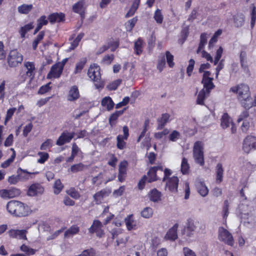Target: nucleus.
Wrapping results in <instances>:
<instances>
[{"mask_svg": "<svg viewBox=\"0 0 256 256\" xmlns=\"http://www.w3.org/2000/svg\"><path fill=\"white\" fill-rule=\"evenodd\" d=\"M232 120L228 114H224L221 118V126L223 128L229 127L232 123Z\"/></svg>", "mask_w": 256, "mask_h": 256, "instance_id": "obj_30", "label": "nucleus"}, {"mask_svg": "<svg viewBox=\"0 0 256 256\" xmlns=\"http://www.w3.org/2000/svg\"><path fill=\"white\" fill-rule=\"evenodd\" d=\"M75 132H69L66 130L64 131L59 136L56 140V144L62 146L65 144L68 143L74 138Z\"/></svg>", "mask_w": 256, "mask_h": 256, "instance_id": "obj_12", "label": "nucleus"}, {"mask_svg": "<svg viewBox=\"0 0 256 256\" xmlns=\"http://www.w3.org/2000/svg\"><path fill=\"white\" fill-rule=\"evenodd\" d=\"M32 8V4H22L18 7V10L21 14H28Z\"/></svg>", "mask_w": 256, "mask_h": 256, "instance_id": "obj_44", "label": "nucleus"}, {"mask_svg": "<svg viewBox=\"0 0 256 256\" xmlns=\"http://www.w3.org/2000/svg\"><path fill=\"white\" fill-rule=\"evenodd\" d=\"M242 150L247 154L252 150H256V136H247L243 141Z\"/></svg>", "mask_w": 256, "mask_h": 256, "instance_id": "obj_9", "label": "nucleus"}, {"mask_svg": "<svg viewBox=\"0 0 256 256\" xmlns=\"http://www.w3.org/2000/svg\"><path fill=\"white\" fill-rule=\"evenodd\" d=\"M252 10L251 13L250 25L251 27L253 28L254 26L256 20V8L254 5L252 6Z\"/></svg>", "mask_w": 256, "mask_h": 256, "instance_id": "obj_64", "label": "nucleus"}, {"mask_svg": "<svg viewBox=\"0 0 256 256\" xmlns=\"http://www.w3.org/2000/svg\"><path fill=\"white\" fill-rule=\"evenodd\" d=\"M253 208L250 207L248 204H241L238 206V212L242 219L244 220V222L250 223L254 220V218L252 214Z\"/></svg>", "mask_w": 256, "mask_h": 256, "instance_id": "obj_7", "label": "nucleus"}, {"mask_svg": "<svg viewBox=\"0 0 256 256\" xmlns=\"http://www.w3.org/2000/svg\"><path fill=\"white\" fill-rule=\"evenodd\" d=\"M180 134L177 130H173L172 133L169 135V140L172 142H176L180 138Z\"/></svg>", "mask_w": 256, "mask_h": 256, "instance_id": "obj_54", "label": "nucleus"}, {"mask_svg": "<svg viewBox=\"0 0 256 256\" xmlns=\"http://www.w3.org/2000/svg\"><path fill=\"white\" fill-rule=\"evenodd\" d=\"M161 194L156 189L152 190L150 194V200L154 202H158L160 200Z\"/></svg>", "mask_w": 256, "mask_h": 256, "instance_id": "obj_37", "label": "nucleus"}, {"mask_svg": "<svg viewBox=\"0 0 256 256\" xmlns=\"http://www.w3.org/2000/svg\"><path fill=\"white\" fill-rule=\"evenodd\" d=\"M170 118V115L168 114H162V117L158 120V129H162L168 122Z\"/></svg>", "mask_w": 256, "mask_h": 256, "instance_id": "obj_32", "label": "nucleus"}, {"mask_svg": "<svg viewBox=\"0 0 256 256\" xmlns=\"http://www.w3.org/2000/svg\"><path fill=\"white\" fill-rule=\"evenodd\" d=\"M196 187L198 192L202 196H206L208 192V189L204 182L198 180L196 182Z\"/></svg>", "mask_w": 256, "mask_h": 256, "instance_id": "obj_25", "label": "nucleus"}, {"mask_svg": "<svg viewBox=\"0 0 256 256\" xmlns=\"http://www.w3.org/2000/svg\"><path fill=\"white\" fill-rule=\"evenodd\" d=\"M224 169L221 164H218L216 167V182L220 183L222 180Z\"/></svg>", "mask_w": 256, "mask_h": 256, "instance_id": "obj_34", "label": "nucleus"}, {"mask_svg": "<svg viewBox=\"0 0 256 256\" xmlns=\"http://www.w3.org/2000/svg\"><path fill=\"white\" fill-rule=\"evenodd\" d=\"M229 202L228 200H225L224 203V206L222 208V216L224 218H226L228 217L229 212H228V207H229Z\"/></svg>", "mask_w": 256, "mask_h": 256, "instance_id": "obj_57", "label": "nucleus"}, {"mask_svg": "<svg viewBox=\"0 0 256 256\" xmlns=\"http://www.w3.org/2000/svg\"><path fill=\"white\" fill-rule=\"evenodd\" d=\"M142 40L140 38L134 43V50L136 54L138 55H140L142 52Z\"/></svg>", "mask_w": 256, "mask_h": 256, "instance_id": "obj_43", "label": "nucleus"}, {"mask_svg": "<svg viewBox=\"0 0 256 256\" xmlns=\"http://www.w3.org/2000/svg\"><path fill=\"white\" fill-rule=\"evenodd\" d=\"M218 238L221 241L225 244L232 246L234 244V240L232 234L224 228H220L218 230Z\"/></svg>", "mask_w": 256, "mask_h": 256, "instance_id": "obj_10", "label": "nucleus"}, {"mask_svg": "<svg viewBox=\"0 0 256 256\" xmlns=\"http://www.w3.org/2000/svg\"><path fill=\"white\" fill-rule=\"evenodd\" d=\"M126 225L128 230H136L137 228V222L134 219L133 214L127 216L124 219Z\"/></svg>", "mask_w": 256, "mask_h": 256, "instance_id": "obj_23", "label": "nucleus"}, {"mask_svg": "<svg viewBox=\"0 0 256 256\" xmlns=\"http://www.w3.org/2000/svg\"><path fill=\"white\" fill-rule=\"evenodd\" d=\"M102 223L98 220H94L92 224L89 228L88 231L91 234L96 233V236L102 237L104 233L102 230Z\"/></svg>", "mask_w": 256, "mask_h": 256, "instance_id": "obj_13", "label": "nucleus"}, {"mask_svg": "<svg viewBox=\"0 0 256 256\" xmlns=\"http://www.w3.org/2000/svg\"><path fill=\"white\" fill-rule=\"evenodd\" d=\"M40 158L38 160V162L40 164H44L48 158V154L44 152H38V153Z\"/></svg>", "mask_w": 256, "mask_h": 256, "instance_id": "obj_53", "label": "nucleus"}, {"mask_svg": "<svg viewBox=\"0 0 256 256\" xmlns=\"http://www.w3.org/2000/svg\"><path fill=\"white\" fill-rule=\"evenodd\" d=\"M207 38H208V37L206 36V34H205V33L202 34L200 36V42L199 44L198 49L197 50L198 54L200 53V51L202 50L204 46L207 43Z\"/></svg>", "mask_w": 256, "mask_h": 256, "instance_id": "obj_39", "label": "nucleus"}, {"mask_svg": "<svg viewBox=\"0 0 256 256\" xmlns=\"http://www.w3.org/2000/svg\"><path fill=\"white\" fill-rule=\"evenodd\" d=\"M6 209L10 214L16 217L26 216L31 213V210L28 205L15 200L8 202Z\"/></svg>", "mask_w": 256, "mask_h": 256, "instance_id": "obj_2", "label": "nucleus"}, {"mask_svg": "<svg viewBox=\"0 0 256 256\" xmlns=\"http://www.w3.org/2000/svg\"><path fill=\"white\" fill-rule=\"evenodd\" d=\"M64 16L62 13H53L48 17V20L52 24L59 22L64 20Z\"/></svg>", "mask_w": 256, "mask_h": 256, "instance_id": "obj_27", "label": "nucleus"}, {"mask_svg": "<svg viewBox=\"0 0 256 256\" xmlns=\"http://www.w3.org/2000/svg\"><path fill=\"white\" fill-rule=\"evenodd\" d=\"M16 110V108H10L7 110L6 116L5 118V124H6L8 120H10L12 118Z\"/></svg>", "mask_w": 256, "mask_h": 256, "instance_id": "obj_61", "label": "nucleus"}, {"mask_svg": "<svg viewBox=\"0 0 256 256\" xmlns=\"http://www.w3.org/2000/svg\"><path fill=\"white\" fill-rule=\"evenodd\" d=\"M37 25L42 28L43 26H45L48 24V20L46 19L45 16H42L37 20Z\"/></svg>", "mask_w": 256, "mask_h": 256, "instance_id": "obj_62", "label": "nucleus"}, {"mask_svg": "<svg viewBox=\"0 0 256 256\" xmlns=\"http://www.w3.org/2000/svg\"><path fill=\"white\" fill-rule=\"evenodd\" d=\"M166 65V58L164 56H162L158 60L157 64V68L161 72Z\"/></svg>", "mask_w": 256, "mask_h": 256, "instance_id": "obj_58", "label": "nucleus"}, {"mask_svg": "<svg viewBox=\"0 0 256 256\" xmlns=\"http://www.w3.org/2000/svg\"><path fill=\"white\" fill-rule=\"evenodd\" d=\"M6 80H3L0 83V100L4 101L6 96Z\"/></svg>", "mask_w": 256, "mask_h": 256, "instance_id": "obj_52", "label": "nucleus"}, {"mask_svg": "<svg viewBox=\"0 0 256 256\" xmlns=\"http://www.w3.org/2000/svg\"><path fill=\"white\" fill-rule=\"evenodd\" d=\"M210 94V92H206L204 89L200 91L196 98V104L200 105H204V100Z\"/></svg>", "mask_w": 256, "mask_h": 256, "instance_id": "obj_29", "label": "nucleus"}, {"mask_svg": "<svg viewBox=\"0 0 256 256\" xmlns=\"http://www.w3.org/2000/svg\"><path fill=\"white\" fill-rule=\"evenodd\" d=\"M86 58H84L82 60H80L76 64L75 70L74 72V74H77L78 73H80L83 68H84V66L86 63Z\"/></svg>", "mask_w": 256, "mask_h": 256, "instance_id": "obj_45", "label": "nucleus"}, {"mask_svg": "<svg viewBox=\"0 0 256 256\" xmlns=\"http://www.w3.org/2000/svg\"><path fill=\"white\" fill-rule=\"evenodd\" d=\"M44 190V188L40 184L35 183L30 186L28 191V194L29 196H35L42 194Z\"/></svg>", "mask_w": 256, "mask_h": 256, "instance_id": "obj_17", "label": "nucleus"}, {"mask_svg": "<svg viewBox=\"0 0 256 256\" xmlns=\"http://www.w3.org/2000/svg\"><path fill=\"white\" fill-rule=\"evenodd\" d=\"M166 181V188L172 192H177L179 181L177 176H173L168 178Z\"/></svg>", "mask_w": 256, "mask_h": 256, "instance_id": "obj_18", "label": "nucleus"}, {"mask_svg": "<svg viewBox=\"0 0 256 256\" xmlns=\"http://www.w3.org/2000/svg\"><path fill=\"white\" fill-rule=\"evenodd\" d=\"M52 145V140L50 139H48L42 144L40 148L41 150H46L51 148Z\"/></svg>", "mask_w": 256, "mask_h": 256, "instance_id": "obj_56", "label": "nucleus"}, {"mask_svg": "<svg viewBox=\"0 0 256 256\" xmlns=\"http://www.w3.org/2000/svg\"><path fill=\"white\" fill-rule=\"evenodd\" d=\"M79 231V227L76 225H73L65 231L64 236L65 238H70L78 234Z\"/></svg>", "mask_w": 256, "mask_h": 256, "instance_id": "obj_28", "label": "nucleus"}, {"mask_svg": "<svg viewBox=\"0 0 256 256\" xmlns=\"http://www.w3.org/2000/svg\"><path fill=\"white\" fill-rule=\"evenodd\" d=\"M140 3V0H134L132 3V4L130 9V10L128 11V12L126 13V18L130 17L134 15L135 14L136 10L138 8L139 4Z\"/></svg>", "mask_w": 256, "mask_h": 256, "instance_id": "obj_33", "label": "nucleus"}, {"mask_svg": "<svg viewBox=\"0 0 256 256\" xmlns=\"http://www.w3.org/2000/svg\"><path fill=\"white\" fill-rule=\"evenodd\" d=\"M26 232L27 231L24 230H18L11 229L8 232V233L10 238L26 240Z\"/></svg>", "mask_w": 256, "mask_h": 256, "instance_id": "obj_20", "label": "nucleus"}, {"mask_svg": "<svg viewBox=\"0 0 256 256\" xmlns=\"http://www.w3.org/2000/svg\"><path fill=\"white\" fill-rule=\"evenodd\" d=\"M36 67L34 62H24V68L22 69L18 76L19 82L22 83L27 78H30L32 79L35 74Z\"/></svg>", "mask_w": 256, "mask_h": 256, "instance_id": "obj_3", "label": "nucleus"}, {"mask_svg": "<svg viewBox=\"0 0 256 256\" xmlns=\"http://www.w3.org/2000/svg\"><path fill=\"white\" fill-rule=\"evenodd\" d=\"M193 156L196 163L201 166L204 165V144L202 142L197 141L194 144Z\"/></svg>", "mask_w": 256, "mask_h": 256, "instance_id": "obj_6", "label": "nucleus"}, {"mask_svg": "<svg viewBox=\"0 0 256 256\" xmlns=\"http://www.w3.org/2000/svg\"><path fill=\"white\" fill-rule=\"evenodd\" d=\"M117 144L116 146L118 148L123 150L126 147V140L122 135L119 134L116 138Z\"/></svg>", "mask_w": 256, "mask_h": 256, "instance_id": "obj_48", "label": "nucleus"}, {"mask_svg": "<svg viewBox=\"0 0 256 256\" xmlns=\"http://www.w3.org/2000/svg\"><path fill=\"white\" fill-rule=\"evenodd\" d=\"M80 97V92L76 86H71L66 96L68 101L74 102L77 100Z\"/></svg>", "mask_w": 256, "mask_h": 256, "instance_id": "obj_19", "label": "nucleus"}, {"mask_svg": "<svg viewBox=\"0 0 256 256\" xmlns=\"http://www.w3.org/2000/svg\"><path fill=\"white\" fill-rule=\"evenodd\" d=\"M190 170V165L188 160L183 158L181 163V172L183 174H188Z\"/></svg>", "mask_w": 256, "mask_h": 256, "instance_id": "obj_38", "label": "nucleus"}, {"mask_svg": "<svg viewBox=\"0 0 256 256\" xmlns=\"http://www.w3.org/2000/svg\"><path fill=\"white\" fill-rule=\"evenodd\" d=\"M230 90L237 94L240 104L246 110L256 106V98L251 96L249 86L247 84H240L232 88Z\"/></svg>", "mask_w": 256, "mask_h": 256, "instance_id": "obj_1", "label": "nucleus"}, {"mask_svg": "<svg viewBox=\"0 0 256 256\" xmlns=\"http://www.w3.org/2000/svg\"><path fill=\"white\" fill-rule=\"evenodd\" d=\"M23 60L22 55L16 50H12L8 56V61L10 67H16L21 64Z\"/></svg>", "mask_w": 256, "mask_h": 256, "instance_id": "obj_8", "label": "nucleus"}, {"mask_svg": "<svg viewBox=\"0 0 256 256\" xmlns=\"http://www.w3.org/2000/svg\"><path fill=\"white\" fill-rule=\"evenodd\" d=\"M138 20L137 18L134 17L132 19L128 20L126 24V28L127 31H131L135 26Z\"/></svg>", "mask_w": 256, "mask_h": 256, "instance_id": "obj_51", "label": "nucleus"}, {"mask_svg": "<svg viewBox=\"0 0 256 256\" xmlns=\"http://www.w3.org/2000/svg\"><path fill=\"white\" fill-rule=\"evenodd\" d=\"M122 80H117L107 86L108 88L110 90H116L118 86L120 84Z\"/></svg>", "mask_w": 256, "mask_h": 256, "instance_id": "obj_59", "label": "nucleus"}, {"mask_svg": "<svg viewBox=\"0 0 256 256\" xmlns=\"http://www.w3.org/2000/svg\"><path fill=\"white\" fill-rule=\"evenodd\" d=\"M210 72L209 71L204 72L203 74V78L202 81L204 85V88L206 92H210V90L214 87L212 82L213 78L210 77Z\"/></svg>", "mask_w": 256, "mask_h": 256, "instance_id": "obj_11", "label": "nucleus"}, {"mask_svg": "<svg viewBox=\"0 0 256 256\" xmlns=\"http://www.w3.org/2000/svg\"><path fill=\"white\" fill-rule=\"evenodd\" d=\"M153 210L151 208L146 207L141 212V216L146 218H148L152 216Z\"/></svg>", "mask_w": 256, "mask_h": 256, "instance_id": "obj_47", "label": "nucleus"}, {"mask_svg": "<svg viewBox=\"0 0 256 256\" xmlns=\"http://www.w3.org/2000/svg\"><path fill=\"white\" fill-rule=\"evenodd\" d=\"M63 188V184L60 180L58 179L56 180L54 186V194H58L62 190Z\"/></svg>", "mask_w": 256, "mask_h": 256, "instance_id": "obj_50", "label": "nucleus"}, {"mask_svg": "<svg viewBox=\"0 0 256 256\" xmlns=\"http://www.w3.org/2000/svg\"><path fill=\"white\" fill-rule=\"evenodd\" d=\"M198 224V221L192 218L187 220L182 232V234L186 240L190 241L191 238H194Z\"/></svg>", "mask_w": 256, "mask_h": 256, "instance_id": "obj_4", "label": "nucleus"}, {"mask_svg": "<svg viewBox=\"0 0 256 256\" xmlns=\"http://www.w3.org/2000/svg\"><path fill=\"white\" fill-rule=\"evenodd\" d=\"M111 190L110 189L104 188L96 193L93 196L96 204L102 203L104 198L108 196Z\"/></svg>", "mask_w": 256, "mask_h": 256, "instance_id": "obj_16", "label": "nucleus"}, {"mask_svg": "<svg viewBox=\"0 0 256 256\" xmlns=\"http://www.w3.org/2000/svg\"><path fill=\"white\" fill-rule=\"evenodd\" d=\"M124 112V110H117L114 114H112L110 118L109 122L111 125L114 124L115 122L118 119V118Z\"/></svg>", "mask_w": 256, "mask_h": 256, "instance_id": "obj_41", "label": "nucleus"}, {"mask_svg": "<svg viewBox=\"0 0 256 256\" xmlns=\"http://www.w3.org/2000/svg\"><path fill=\"white\" fill-rule=\"evenodd\" d=\"M148 182H151L157 180L155 168H151L148 172Z\"/></svg>", "mask_w": 256, "mask_h": 256, "instance_id": "obj_42", "label": "nucleus"}, {"mask_svg": "<svg viewBox=\"0 0 256 256\" xmlns=\"http://www.w3.org/2000/svg\"><path fill=\"white\" fill-rule=\"evenodd\" d=\"M85 0H80L75 3L72 6V10L74 12L80 14L82 18L84 17V10L86 8Z\"/></svg>", "mask_w": 256, "mask_h": 256, "instance_id": "obj_15", "label": "nucleus"}, {"mask_svg": "<svg viewBox=\"0 0 256 256\" xmlns=\"http://www.w3.org/2000/svg\"><path fill=\"white\" fill-rule=\"evenodd\" d=\"M38 172H30L27 171L26 170L22 169L19 168L16 172V174L20 177V181L26 182L31 178V174H38Z\"/></svg>", "mask_w": 256, "mask_h": 256, "instance_id": "obj_22", "label": "nucleus"}, {"mask_svg": "<svg viewBox=\"0 0 256 256\" xmlns=\"http://www.w3.org/2000/svg\"><path fill=\"white\" fill-rule=\"evenodd\" d=\"M102 105L106 108L108 110H111L114 106V102L110 96H106L102 98Z\"/></svg>", "mask_w": 256, "mask_h": 256, "instance_id": "obj_31", "label": "nucleus"}, {"mask_svg": "<svg viewBox=\"0 0 256 256\" xmlns=\"http://www.w3.org/2000/svg\"><path fill=\"white\" fill-rule=\"evenodd\" d=\"M128 163L126 160L121 162L118 166V181L122 182L125 180Z\"/></svg>", "mask_w": 256, "mask_h": 256, "instance_id": "obj_14", "label": "nucleus"}, {"mask_svg": "<svg viewBox=\"0 0 256 256\" xmlns=\"http://www.w3.org/2000/svg\"><path fill=\"white\" fill-rule=\"evenodd\" d=\"M33 28L34 25L32 22H30L21 27L20 30H19V32L21 37L22 38H24L25 37L26 34Z\"/></svg>", "mask_w": 256, "mask_h": 256, "instance_id": "obj_36", "label": "nucleus"}, {"mask_svg": "<svg viewBox=\"0 0 256 256\" xmlns=\"http://www.w3.org/2000/svg\"><path fill=\"white\" fill-rule=\"evenodd\" d=\"M62 70L63 68L56 64L52 66L47 78H58L62 74Z\"/></svg>", "mask_w": 256, "mask_h": 256, "instance_id": "obj_21", "label": "nucleus"}, {"mask_svg": "<svg viewBox=\"0 0 256 256\" xmlns=\"http://www.w3.org/2000/svg\"><path fill=\"white\" fill-rule=\"evenodd\" d=\"M89 78L94 82L96 88H102L104 87L103 82L101 80L100 68L96 64H92L88 72Z\"/></svg>", "mask_w": 256, "mask_h": 256, "instance_id": "obj_5", "label": "nucleus"}, {"mask_svg": "<svg viewBox=\"0 0 256 256\" xmlns=\"http://www.w3.org/2000/svg\"><path fill=\"white\" fill-rule=\"evenodd\" d=\"M88 168L87 165L84 164L82 163H78L73 164L68 169V172H71L73 173H76L84 171Z\"/></svg>", "mask_w": 256, "mask_h": 256, "instance_id": "obj_26", "label": "nucleus"}, {"mask_svg": "<svg viewBox=\"0 0 256 256\" xmlns=\"http://www.w3.org/2000/svg\"><path fill=\"white\" fill-rule=\"evenodd\" d=\"M234 20L236 26L240 27L244 24V16L242 14H236L234 16Z\"/></svg>", "mask_w": 256, "mask_h": 256, "instance_id": "obj_40", "label": "nucleus"}, {"mask_svg": "<svg viewBox=\"0 0 256 256\" xmlns=\"http://www.w3.org/2000/svg\"><path fill=\"white\" fill-rule=\"evenodd\" d=\"M240 62L242 68L246 72H248V69L246 64V54L244 52H242L240 55Z\"/></svg>", "mask_w": 256, "mask_h": 256, "instance_id": "obj_35", "label": "nucleus"}, {"mask_svg": "<svg viewBox=\"0 0 256 256\" xmlns=\"http://www.w3.org/2000/svg\"><path fill=\"white\" fill-rule=\"evenodd\" d=\"M178 227V224H174L167 232L165 238L172 240H174L178 238L177 230Z\"/></svg>", "mask_w": 256, "mask_h": 256, "instance_id": "obj_24", "label": "nucleus"}, {"mask_svg": "<svg viewBox=\"0 0 256 256\" xmlns=\"http://www.w3.org/2000/svg\"><path fill=\"white\" fill-rule=\"evenodd\" d=\"M84 34L81 33L77 36V37L72 42L71 47L70 48V49L74 50L78 46L79 42L84 36Z\"/></svg>", "mask_w": 256, "mask_h": 256, "instance_id": "obj_55", "label": "nucleus"}, {"mask_svg": "<svg viewBox=\"0 0 256 256\" xmlns=\"http://www.w3.org/2000/svg\"><path fill=\"white\" fill-rule=\"evenodd\" d=\"M166 61L169 66L170 68L173 67L174 64V62H173L174 56L168 51L166 52Z\"/></svg>", "mask_w": 256, "mask_h": 256, "instance_id": "obj_60", "label": "nucleus"}, {"mask_svg": "<svg viewBox=\"0 0 256 256\" xmlns=\"http://www.w3.org/2000/svg\"><path fill=\"white\" fill-rule=\"evenodd\" d=\"M154 18L157 24H161L164 20L163 15L160 9H157L154 14Z\"/></svg>", "mask_w": 256, "mask_h": 256, "instance_id": "obj_46", "label": "nucleus"}, {"mask_svg": "<svg viewBox=\"0 0 256 256\" xmlns=\"http://www.w3.org/2000/svg\"><path fill=\"white\" fill-rule=\"evenodd\" d=\"M114 58V54H108L102 60V63L104 64H110Z\"/></svg>", "mask_w": 256, "mask_h": 256, "instance_id": "obj_63", "label": "nucleus"}, {"mask_svg": "<svg viewBox=\"0 0 256 256\" xmlns=\"http://www.w3.org/2000/svg\"><path fill=\"white\" fill-rule=\"evenodd\" d=\"M44 36V31L40 32L36 38L34 40L32 43V48L34 50H36L38 45L41 40H42Z\"/></svg>", "mask_w": 256, "mask_h": 256, "instance_id": "obj_49", "label": "nucleus"}]
</instances>
